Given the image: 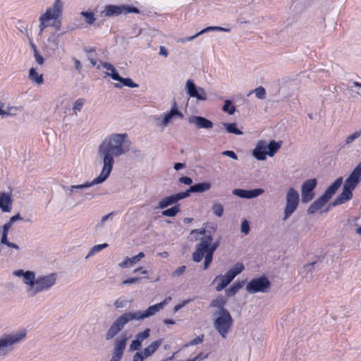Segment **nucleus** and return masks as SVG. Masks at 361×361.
Listing matches in <instances>:
<instances>
[{
  "label": "nucleus",
  "mask_w": 361,
  "mask_h": 361,
  "mask_svg": "<svg viewBox=\"0 0 361 361\" xmlns=\"http://www.w3.org/2000/svg\"><path fill=\"white\" fill-rule=\"evenodd\" d=\"M317 181L315 178H312L305 181L301 187V197L303 203L310 202L314 197L313 192L316 188Z\"/></svg>",
  "instance_id": "obj_11"
},
{
  "label": "nucleus",
  "mask_w": 361,
  "mask_h": 361,
  "mask_svg": "<svg viewBox=\"0 0 361 361\" xmlns=\"http://www.w3.org/2000/svg\"><path fill=\"white\" fill-rule=\"evenodd\" d=\"M128 338L126 336L118 338L114 342L111 357L109 361H120L126 348Z\"/></svg>",
  "instance_id": "obj_12"
},
{
  "label": "nucleus",
  "mask_w": 361,
  "mask_h": 361,
  "mask_svg": "<svg viewBox=\"0 0 361 361\" xmlns=\"http://www.w3.org/2000/svg\"><path fill=\"white\" fill-rule=\"evenodd\" d=\"M224 155L231 157L233 159H238V156L233 151L226 150L222 153Z\"/></svg>",
  "instance_id": "obj_63"
},
{
  "label": "nucleus",
  "mask_w": 361,
  "mask_h": 361,
  "mask_svg": "<svg viewBox=\"0 0 361 361\" xmlns=\"http://www.w3.org/2000/svg\"><path fill=\"white\" fill-rule=\"evenodd\" d=\"M5 107V104L4 102H0V113H9L11 111H21L23 110L21 106H6V109H4Z\"/></svg>",
  "instance_id": "obj_40"
},
{
  "label": "nucleus",
  "mask_w": 361,
  "mask_h": 361,
  "mask_svg": "<svg viewBox=\"0 0 361 361\" xmlns=\"http://www.w3.org/2000/svg\"><path fill=\"white\" fill-rule=\"evenodd\" d=\"M105 180L106 179L104 177H102V175L99 174L97 178H95L92 181H86L85 183L80 185H73L70 186L63 185L62 186V188L67 193V195L71 197L72 195V193L74 192L79 191L80 190H84L95 185L101 184L104 183Z\"/></svg>",
  "instance_id": "obj_10"
},
{
  "label": "nucleus",
  "mask_w": 361,
  "mask_h": 361,
  "mask_svg": "<svg viewBox=\"0 0 361 361\" xmlns=\"http://www.w3.org/2000/svg\"><path fill=\"white\" fill-rule=\"evenodd\" d=\"M282 142L271 141L268 145L267 144V149H268L267 155L273 157L276 152L280 149Z\"/></svg>",
  "instance_id": "obj_32"
},
{
  "label": "nucleus",
  "mask_w": 361,
  "mask_h": 361,
  "mask_svg": "<svg viewBox=\"0 0 361 361\" xmlns=\"http://www.w3.org/2000/svg\"><path fill=\"white\" fill-rule=\"evenodd\" d=\"M13 274L23 279V282L27 286L26 293L29 298H33L38 293L48 290L56 282V274H50L44 276H39L36 278L35 272L33 271H24L23 269L16 270Z\"/></svg>",
  "instance_id": "obj_2"
},
{
  "label": "nucleus",
  "mask_w": 361,
  "mask_h": 361,
  "mask_svg": "<svg viewBox=\"0 0 361 361\" xmlns=\"http://www.w3.org/2000/svg\"><path fill=\"white\" fill-rule=\"evenodd\" d=\"M32 47L34 49V56L36 62L39 65H42L44 62L43 56L39 54L35 45H32Z\"/></svg>",
  "instance_id": "obj_52"
},
{
  "label": "nucleus",
  "mask_w": 361,
  "mask_h": 361,
  "mask_svg": "<svg viewBox=\"0 0 361 361\" xmlns=\"http://www.w3.org/2000/svg\"><path fill=\"white\" fill-rule=\"evenodd\" d=\"M243 282L235 281L226 290L227 296H233L243 287Z\"/></svg>",
  "instance_id": "obj_34"
},
{
  "label": "nucleus",
  "mask_w": 361,
  "mask_h": 361,
  "mask_svg": "<svg viewBox=\"0 0 361 361\" xmlns=\"http://www.w3.org/2000/svg\"><path fill=\"white\" fill-rule=\"evenodd\" d=\"M300 197L297 190L290 188L286 195V205L283 210V220H287L297 209L299 204Z\"/></svg>",
  "instance_id": "obj_8"
},
{
  "label": "nucleus",
  "mask_w": 361,
  "mask_h": 361,
  "mask_svg": "<svg viewBox=\"0 0 361 361\" xmlns=\"http://www.w3.org/2000/svg\"><path fill=\"white\" fill-rule=\"evenodd\" d=\"M130 301L120 298L115 300L114 306L116 310L123 309L126 308L130 304Z\"/></svg>",
  "instance_id": "obj_38"
},
{
  "label": "nucleus",
  "mask_w": 361,
  "mask_h": 361,
  "mask_svg": "<svg viewBox=\"0 0 361 361\" xmlns=\"http://www.w3.org/2000/svg\"><path fill=\"white\" fill-rule=\"evenodd\" d=\"M145 256L143 252H139L137 255L133 257H127L124 261L119 263V267L121 268L128 267L129 266H131L133 264H136L139 261L141 260L142 258H143Z\"/></svg>",
  "instance_id": "obj_30"
},
{
  "label": "nucleus",
  "mask_w": 361,
  "mask_h": 361,
  "mask_svg": "<svg viewBox=\"0 0 361 361\" xmlns=\"http://www.w3.org/2000/svg\"><path fill=\"white\" fill-rule=\"evenodd\" d=\"M29 78L32 82H34L38 85L43 83V81H44L43 75L42 74H39L37 72L36 69L34 68H31L30 69Z\"/></svg>",
  "instance_id": "obj_33"
},
{
  "label": "nucleus",
  "mask_w": 361,
  "mask_h": 361,
  "mask_svg": "<svg viewBox=\"0 0 361 361\" xmlns=\"http://www.w3.org/2000/svg\"><path fill=\"white\" fill-rule=\"evenodd\" d=\"M180 212L179 204H176L169 209L164 210L161 214L164 216H175Z\"/></svg>",
  "instance_id": "obj_36"
},
{
  "label": "nucleus",
  "mask_w": 361,
  "mask_h": 361,
  "mask_svg": "<svg viewBox=\"0 0 361 361\" xmlns=\"http://www.w3.org/2000/svg\"><path fill=\"white\" fill-rule=\"evenodd\" d=\"M204 340V335L202 334L200 336H198L197 337L195 338L194 339L191 340L188 344L185 345V347L190 346V345H198L203 342Z\"/></svg>",
  "instance_id": "obj_54"
},
{
  "label": "nucleus",
  "mask_w": 361,
  "mask_h": 361,
  "mask_svg": "<svg viewBox=\"0 0 361 361\" xmlns=\"http://www.w3.org/2000/svg\"><path fill=\"white\" fill-rule=\"evenodd\" d=\"M179 182L185 185H191L192 183V180L191 178L188 176H183L179 178Z\"/></svg>",
  "instance_id": "obj_60"
},
{
  "label": "nucleus",
  "mask_w": 361,
  "mask_h": 361,
  "mask_svg": "<svg viewBox=\"0 0 361 361\" xmlns=\"http://www.w3.org/2000/svg\"><path fill=\"white\" fill-rule=\"evenodd\" d=\"M207 31H222V32H229L231 31V29L230 28H224V27H219V26H210V27H207L203 29L202 30H201L200 32H199L198 33H197L196 35H195L193 36L182 39L181 42H188V41L192 40L193 39H195V37H197L200 35H202V34H203V33H204L205 32H207Z\"/></svg>",
  "instance_id": "obj_26"
},
{
  "label": "nucleus",
  "mask_w": 361,
  "mask_h": 361,
  "mask_svg": "<svg viewBox=\"0 0 361 361\" xmlns=\"http://www.w3.org/2000/svg\"><path fill=\"white\" fill-rule=\"evenodd\" d=\"M185 90L190 97L199 100L207 99V94L202 87H197L192 80H188L185 85Z\"/></svg>",
  "instance_id": "obj_14"
},
{
  "label": "nucleus",
  "mask_w": 361,
  "mask_h": 361,
  "mask_svg": "<svg viewBox=\"0 0 361 361\" xmlns=\"http://www.w3.org/2000/svg\"><path fill=\"white\" fill-rule=\"evenodd\" d=\"M18 221H23L27 222V223H31V221H32L30 219H24L21 216V215L19 213H18L17 214L11 216L8 222L13 226V224Z\"/></svg>",
  "instance_id": "obj_47"
},
{
  "label": "nucleus",
  "mask_w": 361,
  "mask_h": 361,
  "mask_svg": "<svg viewBox=\"0 0 361 361\" xmlns=\"http://www.w3.org/2000/svg\"><path fill=\"white\" fill-rule=\"evenodd\" d=\"M222 110L227 113H234L235 111V107L231 104V102L230 100H226L222 107Z\"/></svg>",
  "instance_id": "obj_48"
},
{
  "label": "nucleus",
  "mask_w": 361,
  "mask_h": 361,
  "mask_svg": "<svg viewBox=\"0 0 361 361\" xmlns=\"http://www.w3.org/2000/svg\"><path fill=\"white\" fill-rule=\"evenodd\" d=\"M85 100L84 99H78L75 101L73 109L75 112L80 111L85 104Z\"/></svg>",
  "instance_id": "obj_50"
},
{
  "label": "nucleus",
  "mask_w": 361,
  "mask_h": 361,
  "mask_svg": "<svg viewBox=\"0 0 361 361\" xmlns=\"http://www.w3.org/2000/svg\"><path fill=\"white\" fill-rule=\"evenodd\" d=\"M244 269V265L242 263H237L233 268L229 269L228 272L231 273L235 278L238 274H240Z\"/></svg>",
  "instance_id": "obj_41"
},
{
  "label": "nucleus",
  "mask_w": 361,
  "mask_h": 361,
  "mask_svg": "<svg viewBox=\"0 0 361 361\" xmlns=\"http://www.w3.org/2000/svg\"><path fill=\"white\" fill-rule=\"evenodd\" d=\"M107 247H108L107 243H103V244H100V245H94L89 251L87 255L85 257V259L89 258L90 256L93 255L94 254H95L97 252H100L101 250H102L103 249H104Z\"/></svg>",
  "instance_id": "obj_37"
},
{
  "label": "nucleus",
  "mask_w": 361,
  "mask_h": 361,
  "mask_svg": "<svg viewBox=\"0 0 361 361\" xmlns=\"http://www.w3.org/2000/svg\"><path fill=\"white\" fill-rule=\"evenodd\" d=\"M185 268L186 267L184 265L179 267L178 269H176L174 271L171 273V276L173 277L180 276L185 272Z\"/></svg>",
  "instance_id": "obj_57"
},
{
  "label": "nucleus",
  "mask_w": 361,
  "mask_h": 361,
  "mask_svg": "<svg viewBox=\"0 0 361 361\" xmlns=\"http://www.w3.org/2000/svg\"><path fill=\"white\" fill-rule=\"evenodd\" d=\"M107 74L109 75H110L112 79L115 80H118V81H121L122 80V77L120 76V75L118 74V73L117 72L116 70H115V71L112 72V73H107Z\"/></svg>",
  "instance_id": "obj_62"
},
{
  "label": "nucleus",
  "mask_w": 361,
  "mask_h": 361,
  "mask_svg": "<svg viewBox=\"0 0 361 361\" xmlns=\"http://www.w3.org/2000/svg\"><path fill=\"white\" fill-rule=\"evenodd\" d=\"M264 192L262 188H257L254 190L234 189L232 193L241 198L252 199L257 197Z\"/></svg>",
  "instance_id": "obj_15"
},
{
  "label": "nucleus",
  "mask_w": 361,
  "mask_h": 361,
  "mask_svg": "<svg viewBox=\"0 0 361 361\" xmlns=\"http://www.w3.org/2000/svg\"><path fill=\"white\" fill-rule=\"evenodd\" d=\"M102 66L111 73L115 71L116 68L110 63L104 62L102 63Z\"/></svg>",
  "instance_id": "obj_64"
},
{
  "label": "nucleus",
  "mask_w": 361,
  "mask_h": 361,
  "mask_svg": "<svg viewBox=\"0 0 361 361\" xmlns=\"http://www.w3.org/2000/svg\"><path fill=\"white\" fill-rule=\"evenodd\" d=\"M26 336L25 331L14 334H4L0 337V357H5L14 349V345L22 341Z\"/></svg>",
  "instance_id": "obj_5"
},
{
  "label": "nucleus",
  "mask_w": 361,
  "mask_h": 361,
  "mask_svg": "<svg viewBox=\"0 0 361 361\" xmlns=\"http://www.w3.org/2000/svg\"><path fill=\"white\" fill-rule=\"evenodd\" d=\"M361 136V130L355 131L353 134L348 135L345 139V142L343 145V147L349 145L352 142H353L356 139L359 138Z\"/></svg>",
  "instance_id": "obj_39"
},
{
  "label": "nucleus",
  "mask_w": 361,
  "mask_h": 361,
  "mask_svg": "<svg viewBox=\"0 0 361 361\" xmlns=\"http://www.w3.org/2000/svg\"><path fill=\"white\" fill-rule=\"evenodd\" d=\"M141 311L127 312L118 317L107 329L105 338L106 341L113 339L124 326L132 321L144 320Z\"/></svg>",
  "instance_id": "obj_3"
},
{
  "label": "nucleus",
  "mask_w": 361,
  "mask_h": 361,
  "mask_svg": "<svg viewBox=\"0 0 361 361\" xmlns=\"http://www.w3.org/2000/svg\"><path fill=\"white\" fill-rule=\"evenodd\" d=\"M353 197V190L343 186L342 192L331 203V206L336 207L347 202Z\"/></svg>",
  "instance_id": "obj_19"
},
{
  "label": "nucleus",
  "mask_w": 361,
  "mask_h": 361,
  "mask_svg": "<svg viewBox=\"0 0 361 361\" xmlns=\"http://www.w3.org/2000/svg\"><path fill=\"white\" fill-rule=\"evenodd\" d=\"M271 287V283L266 276L254 278L246 286V290L251 294L258 292L267 293Z\"/></svg>",
  "instance_id": "obj_9"
},
{
  "label": "nucleus",
  "mask_w": 361,
  "mask_h": 361,
  "mask_svg": "<svg viewBox=\"0 0 361 361\" xmlns=\"http://www.w3.org/2000/svg\"><path fill=\"white\" fill-rule=\"evenodd\" d=\"M107 74L109 75H110L112 79L115 80H118V81H121L122 80V77L120 76V75L118 74V73L117 72L116 70H115V71L112 72V73H107Z\"/></svg>",
  "instance_id": "obj_61"
},
{
  "label": "nucleus",
  "mask_w": 361,
  "mask_h": 361,
  "mask_svg": "<svg viewBox=\"0 0 361 361\" xmlns=\"http://www.w3.org/2000/svg\"><path fill=\"white\" fill-rule=\"evenodd\" d=\"M213 255H214V253L211 252L209 251H206L204 252L205 257H204V267H203V269L204 270L207 269L209 268V267L210 266V264L212 262Z\"/></svg>",
  "instance_id": "obj_44"
},
{
  "label": "nucleus",
  "mask_w": 361,
  "mask_h": 361,
  "mask_svg": "<svg viewBox=\"0 0 361 361\" xmlns=\"http://www.w3.org/2000/svg\"><path fill=\"white\" fill-rule=\"evenodd\" d=\"M361 180V162L353 169L350 176L345 179L343 185L353 190Z\"/></svg>",
  "instance_id": "obj_13"
},
{
  "label": "nucleus",
  "mask_w": 361,
  "mask_h": 361,
  "mask_svg": "<svg viewBox=\"0 0 361 361\" xmlns=\"http://www.w3.org/2000/svg\"><path fill=\"white\" fill-rule=\"evenodd\" d=\"M212 317L214 328L222 338H226L233 324V319L229 311L212 312Z\"/></svg>",
  "instance_id": "obj_4"
},
{
  "label": "nucleus",
  "mask_w": 361,
  "mask_h": 361,
  "mask_svg": "<svg viewBox=\"0 0 361 361\" xmlns=\"http://www.w3.org/2000/svg\"><path fill=\"white\" fill-rule=\"evenodd\" d=\"M234 277L229 272H226L224 276L219 275L214 279L213 282L216 281L219 279H221V281L218 283L216 287V290L217 291H221L224 289L233 280Z\"/></svg>",
  "instance_id": "obj_24"
},
{
  "label": "nucleus",
  "mask_w": 361,
  "mask_h": 361,
  "mask_svg": "<svg viewBox=\"0 0 361 361\" xmlns=\"http://www.w3.org/2000/svg\"><path fill=\"white\" fill-rule=\"evenodd\" d=\"M113 215V213H109L107 215H105L104 216L102 217L100 221L95 226V228L96 229H98L99 228H102L104 226V224L106 221L108 220V219Z\"/></svg>",
  "instance_id": "obj_56"
},
{
  "label": "nucleus",
  "mask_w": 361,
  "mask_h": 361,
  "mask_svg": "<svg viewBox=\"0 0 361 361\" xmlns=\"http://www.w3.org/2000/svg\"><path fill=\"white\" fill-rule=\"evenodd\" d=\"M173 116H178L180 118L183 117V114H166L164 118L161 121L159 117H156V125L159 126H161L163 128L168 126V124L171 121Z\"/></svg>",
  "instance_id": "obj_31"
},
{
  "label": "nucleus",
  "mask_w": 361,
  "mask_h": 361,
  "mask_svg": "<svg viewBox=\"0 0 361 361\" xmlns=\"http://www.w3.org/2000/svg\"><path fill=\"white\" fill-rule=\"evenodd\" d=\"M227 300L226 298L222 295H219L215 299H214L209 307L213 308L212 312H222L223 311H228V310L225 307Z\"/></svg>",
  "instance_id": "obj_20"
},
{
  "label": "nucleus",
  "mask_w": 361,
  "mask_h": 361,
  "mask_svg": "<svg viewBox=\"0 0 361 361\" xmlns=\"http://www.w3.org/2000/svg\"><path fill=\"white\" fill-rule=\"evenodd\" d=\"M127 134H113L99 146L98 158L102 163L100 175L106 180L109 176L114 164V157H120L130 149V142L126 140Z\"/></svg>",
  "instance_id": "obj_1"
},
{
  "label": "nucleus",
  "mask_w": 361,
  "mask_h": 361,
  "mask_svg": "<svg viewBox=\"0 0 361 361\" xmlns=\"http://www.w3.org/2000/svg\"><path fill=\"white\" fill-rule=\"evenodd\" d=\"M162 343V339H158L151 344H149L147 348H145L142 352V354L145 356V357H148L151 356L153 353L156 352V350L159 348V347Z\"/></svg>",
  "instance_id": "obj_29"
},
{
  "label": "nucleus",
  "mask_w": 361,
  "mask_h": 361,
  "mask_svg": "<svg viewBox=\"0 0 361 361\" xmlns=\"http://www.w3.org/2000/svg\"><path fill=\"white\" fill-rule=\"evenodd\" d=\"M188 121L190 123H195L198 128H211L213 126L212 121L202 116H191Z\"/></svg>",
  "instance_id": "obj_25"
},
{
  "label": "nucleus",
  "mask_w": 361,
  "mask_h": 361,
  "mask_svg": "<svg viewBox=\"0 0 361 361\" xmlns=\"http://www.w3.org/2000/svg\"><path fill=\"white\" fill-rule=\"evenodd\" d=\"M104 16L110 17L113 16H119L122 13L121 6L107 5L102 11Z\"/></svg>",
  "instance_id": "obj_28"
},
{
  "label": "nucleus",
  "mask_w": 361,
  "mask_h": 361,
  "mask_svg": "<svg viewBox=\"0 0 361 361\" xmlns=\"http://www.w3.org/2000/svg\"><path fill=\"white\" fill-rule=\"evenodd\" d=\"M252 92H254L255 96L260 99H265L267 94L265 89L262 86L255 88Z\"/></svg>",
  "instance_id": "obj_46"
},
{
  "label": "nucleus",
  "mask_w": 361,
  "mask_h": 361,
  "mask_svg": "<svg viewBox=\"0 0 361 361\" xmlns=\"http://www.w3.org/2000/svg\"><path fill=\"white\" fill-rule=\"evenodd\" d=\"M171 300V297L166 298L162 302L149 306L146 310L141 311L143 317L145 319L154 315L157 312L162 310L164 306L167 304L168 301Z\"/></svg>",
  "instance_id": "obj_18"
},
{
  "label": "nucleus",
  "mask_w": 361,
  "mask_h": 361,
  "mask_svg": "<svg viewBox=\"0 0 361 361\" xmlns=\"http://www.w3.org/2000/svg\"><path fill=\"white\" fill-rule=\"evenodd\" d=\"M185 195L186 194L183 193V192L170 195L169 197H166L159 202V204L157 207V208L164 209L170 205L176 203L180 200L185 198Z\"/></svg>",
  "instance_id": "obj_16"
},
{
  "label": "nucleus",
  "mask_w": 361,
  "mask_h": 361,
  "mask_svg": "<svg viewBox=\"0 0 361 361\" xmlns=\"http://www.w3.org/2000/svg\"><path fill=\"white\" fill-rule=\"evenodd\" d=\"M141 345L142 343H140V341H138V340L135 339L130 344L128 350L130 352L138 350L140 348Z\"/></svg>",
  "instance_id": "obj_51"
},
{
  "label": "nucleus",
  "mask_w": 361,
  "mask_h": 361,
  "mask_svg": "<svg viewBox=\"0 0 361 361\" xmlns=\"http://www.w3.org/2000/svg\"><path fill=\"white\" fill-rule=\"evenodd\" d=\"M211 183L208 182L198 183L193 185H191L189 189L183 192L185 193V198L189 197L191 192H204L209 190L211 188Z\"/></svg>",
  "instance_id": "obj_22"
},
{
  "label": "nucleus",
  "mask_w": 361,
  "mask_h": 361,
  "mask_svg": "<svg viewBox=\"0 0 361 361\" xmlns=\"http://www.w3.org/2000/svg\"><path fill=\"white\" fill-rule=\"evenodd\" d=\"M241 232L247 235L250 232V225L247 220H244L241 224Z\"/></svg>",
  "instance_id": "obj_55"
},
{
  "label": "nucleus",
  "mask_w": 361,
  "mask_h": 361,
  "mask_svg": "<svg viewBox=\"0 0 361 361\" xmlns=\"http://www.w3.org/2000/svg\"><path fill=\"white\" fill-rule=\"evenodd\" d=\"M140 280V277H133L127 279L122 282V285H130L137 283Z\"/></svg>",
  "instance_id": "obj_58"
},
{
  "label": "nucleus",
  "mask_w": 361,
  "mask_h": 361,
  "mask_svg": "<svg viewBox=\"0 0 361 361\" xmlns=\"http://www.w3.org/2000/svg\"><path fill=\"white\" fill-rule=\"evenodd\" d=\"M252 155L257 160L263 161L266 159L267 152V142L264 140H259L252 151Z\"/></svg>",
  "instance_id": "obj_21"
},
{
  "label": "nucleus",
  "mask_w": 361,
  "mask_h": 361,
  "mask_svg": "<svg viewBox=\"0 0 361 361\" xmlns=\"http://www.w3.org/2000/svg\"><path fill=\"white\" fill-rule=\"evenodd\" d=\"M327 202L328 201L324 197L320 196L309 207L307 213L309 214H314L316 212L321 209Z\"/></svg>",
  "instance_id": "obj_27"
},
{
  "label": "nucleus",
  "mask_w": 361,
  "mask_h": 361,
  "mask_svg": "<svg viewBox=\"0 0 361 361\" xmlns=\"http://www.w3.org/2000/svg\"><path fill=\"white\" fill-rule=\"evenodd\" d=\"M13 200L11 193L0 192V209L2 212L9 213L12 210Z\"/></svg>",
  "instance_id": "obj_17"
},
{
  "label": "nucleus",
  "mask_w": 361,
  "mask_h": 361,
  "mask_svg": "<svg viewBox=\"0 0 361 361\" xmlns=\"http://www.w3.org/2000/svg\"><path fill=\"white\" fill-rule=\"evenodd\" d=\"M146 358L142 351L137 352L133 355V361H143Z\"/></svg>",
  "instance_id": "obj_59"
},
{
  "label": "nucleus",
  "mask_w": 361,
  "mask_h": 361,
  "mask_svg": "<svg viewBox=\"0 0 361 361\" xmlns=\"http://www.w3.org/2000/svg\"><path fill=\"white\" fill-rule=\"evenodd\" d=\"M80 14L85 17V22L88 24V25H92L94 21L96 20V18L94 16V14L92 12H88V11H82L80 13Z\"/></svg>",
  "instance_id": "obj_42"
},
{
  "label": "nucleus",
  "mask_w": 361,
  "mask_h": 361,
  "mask_svg": "<svg viewBox=\"0 0 361 361\" xmlns=\"http://www.w3.org/2000/svg\"><path fill=\"white\" fill-rule=\"evenodd\" d=\"M222 126H224L226 131L229 133H233L238 135H243V132L237 128L236 124L235 123H222Z\"/></svg>",
  "instance_id": "obj_35"
},
{
  "label": "nucleus",
  "mask_w": 361,
  "mask_h": 361,
  "mask_svg": "<svg viewBox=\"0 0 361 361\" xmlns=\"http://www.w3.org/2000/svg\"><path fill=\"white\" fill-rule=\"evenodd\" d=\"M212 211L214 215L221 217L224 213V207L220 203H214L212 206Z\"/></svg>",
  "instance_id": "obj_45"
},
{
  "label": "nucleus",
  "mask_w": 361,
  "mask_h": 361,
  "mask_svg": "<svg viewBox=\"0 0 361 361\" xmlns=\"http://www.w3.org/2000/svg\"><path fill=\"white\" fill-rule=\"evenodd\" d=\"M121 8H122V13H140V10L137 8L134 7V6L122 5Z\"/></svg>",
  "instance_id": "obj_49"
},
{
  "label": "nucleus",
  "mask_w": 361,
  "mask_h": 361,
  "mask_svg": "<svg viewBox=\"0 0 361 361\" xmlns=\"http://www.w3.org/2000/svg\"><path fill=\"white\" fill-rule=\"evenodd\" d=\"M62 15V4L60 0H56L53 6L47 9L46 12L39 17V29L42 32L47 26V22L50 20H56Z\"/></svg>",
  "instance_id": "obj_7"
},
{
  "label": "nucleus",
  "mask_w": 361,
  "mask_h": 361,
  "mask_svg": "<svg viewBox=\"0 0 361 361\" xmlns=\"http://www.w3.org/2000/svg\"><path fill=\"white\" fill-rule=\"evenodd\" d=\"M150 335V329H146L143 331L138 333L135 336V339L138 340L140 343L145 339H147Z\"/></svg>",
  "instance_id": "obj_43"
},
{
  "label": "nucleus",
  "mask_w": 361,
  "mask_h": 361,
  "mask_svg": "<svg viewBox=\"0 0 361 361\" xmlns=\"http://www.w3.org/2000/svg\"><path fill=\"white\" fill-rule=\"evenodd\" d=\"M121 82H122V85L127 86L129 87H136L138 86L137 84L135 83L130 78H122Z\"/></svg>",
  "instance_id": "obj_53"
},
{
  "label": "nucleus",
  "mask_w": 361,
  "mask_h": 361,
  "mask_svg": "<svg viewBox=\"0 0 361 361\" xmlns=\"http://www.w3.org/2000/svg\"><path fill=\"white\" fill-rule=\"evenodd\" d=\"M219 242L213 243V238L211 233L201 238L200 242L197 244L195 250L192 253V260L195 262H200L204 256L206 251L214 252L219 247Z\"/></svg>",
  "instance_id": "obj_6"
},
{
  "label": "nucleus",
  "mask_w": 361,
  "mask_h": 361,
  "mask_svg": "<svg viewBox=\"0 0 361 361\" xmlns=\"http://www.w3.org/2000/svg\"><path fill=\"white\" fill-rule=\"evenodd\" d=\"M342 183L343 178H338L330 186L326 188V191L322 196L329 202L332 196L336 193L337 190L341 187Z\"/></svg>",
  "instance_id": "obj_23"
}]
</instances>
